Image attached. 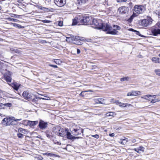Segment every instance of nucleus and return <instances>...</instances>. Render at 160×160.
I'll use <instances>...</instances> for the list:
<instances>
[{
	"label": "nucleus",
	"instance_id": "obj_31",
	"mask_svg": "<svg viewBox=\"0 0 160 160\" xmlns=\"http://www.w3.org/2000/svg\"><path fill=\"white\" fill-rule=\"evenodd\" d=\"M129 30L130 31H132V32H136V34L140 36H141V34L140 33V32H139V31H136V30H134L132 28H130L129 29Z\"/></svg>",
	"mask_w": 160,
	"mask_h": 160
},
{
	"label": "nucleus",
	"instance_id": "obj_5",
	"mask_svg": "<svg viewBox=\"0 0 160 160\" xmlns=\"http://www.w3.org/2000/svg\"><path fill=\"white\" fill-rule=\"evenodd\" d=\"M134 10L136 13L140 14L143 12L145 11L146 8L143 5H136L134 8Z\"/></svg>",
	"mask_w": 160,
	"mask_h": 160
},
{
	"label": "nucleus",
	"instance_id": "obj_56",
	"mask_svg": "<svg viewBox=\"0 0 160 160\" xmlns=\"http://www.w3.org/2000/svg\"><path fill=\"white\" fill-rule=\"evenodd\" d=\"M80 52V50L79 49H77V53L78 54H79Z\"/></svg>",
	"mask_w": 160,
	"mask_h": 160
},
{
	"label": "nucleus",
	"instance_id": "obj_12",
	"mask_svg": "<svg viewBox=\"0 0 160 160\" xmlns=\"http://www.w3.org/2000/svg\"><path fill=\"white\" fill-rule=\"evenodd\" d=\"M115 103L117 105H119L120 107H128L132 106L130 104L122 103L118 101H116Z\"/></svg>",
	"mask_w": 160,
	"mask_h": 160
},
{
	"label": "nucleus",
	"instance_id": "obj_54",
	"mask_svg": "<svg viewBox=\"0 0 160 160\" xmlns=\"http://www.w3.org/2000/svg\"><path fill=\"white\" fill-rule=\"evenodd\" d=\"M127 96H132V92L128 93H127Z\"/></svg>",
	"mask_w": 160,
	"mask_h": 160
},
{
	"label": "nucleus",
	"instance_id": "obj_46",
	"mask_svg": "<svg viewBox=\"0 0 160 160\" xmlns=\"http://www.w3.org/2000/svg\"><path fill=\"white\" fill-rule=\"evenodd\" d=\"M0 109H4V105L3 104L0 103Z\"/></svg>",
	"mask_w": 160,
	"mask_h": 160
},
{
	"label": "nucleus",
	"instance_id": "obj_49",
	"mask_svg": "<svg viewBox=\"0 0 160 160\" xmlns=\"http://www.w3.org/2000/svg\"><path fill=\"white\" fill-rule=\"evenodd\" d=\"M134 150L136 151V152H137L138 153H141V152L140 151L138 150V149L137 148H134Z\"/></svg>",
	"mask_w": 160,
	"mask_h": 160
},
{
	"label": "nucleus",
	"instance_id": "obj_61",
	"mask_svg": "<svg viewBox=\"0 0 160 160\" xmlns=\"http://www.w3.org/2000/svg\"><path fill=\"white\" fill-rule=\"evenodd\" d=\"M41 99H43V100H49L50 99V98H48V99L47 98V99H46V98H41Z\"/></svg>",
	"mask_w": 160,
	"mask_h": 160
},
{
	"label": "nucleus",
	"instance_id": "obj_34",
	"mask_svg": "<svg viewBox=\"0 0 160 160\" xmlns=\"http://www.w3.org/2000/svg\"><path fill=\"white\" fill-rule=\"evenodd\" d=\"M137 148L140 151H141L142 152L144 151L145 149V148L142 146H140L138 148Z\"/></svg>",
	"mask_w": 160,
	"mask_h": 160
},
{
	"label": "nucleus",
	"instance_id": "obj_42",
	"mask_svg": "<svg viewBox=\"0 0 160 160\" xmlns=\"http://www.w3.org/2000/svg\"><path fill=\"white\" fill-rule=\"evenodd\" d=\"M91 136L96 139H98L99 137V135L97 134H96L95 135H92Z\"/></svg>",
	"mask_w": 160,
	"mask_h": 160
},
{
	"label": "nucleus",
	"instance_id": "obj_24",
	"mask_svg": "<svg viewBox=\"0 0 160 160\" xmlns=\"http://www.w3.org/2000/svg\"><path fill=\"white\" fill-rule=\"evenodd\" d=\"M106 115L107 116L114 117L116 115V114L114 112H107Z\"/></svg>",
	"mask_w": 160,
	"mask_h": 160
},
{
	"label": "nucleus",
	"instance_id": "obj_55",
	"mask_svg": "<svg viewBox=\"0 0 160 160\" xmlns=\"http://www.w3.org/2000/svg\"><path fill=\"white\" fill-rule=\"evenodd\" d=\"M46 136H47V137H48V138H50V137L51 136V135H50V134H48V133H47L46 134Z\"/></svg>",
	"mask_w": 160,
	"mask_h": 160
},
{
	"label": "nucleus",
	"instance_id": "obj_33",
	"mask_svg": "<svg viewBox=\"0 0 160 160\" xmlns=\"http://www.w3.org/2000/svg\"><path fill=\"white\" fill-rule=\"evenodd\" d=\"M113 28H114V29H115V30L116 29L119 30L121 29L120 27L119 26L115 25H113Z\"/></svg>",
	"mask_w": 160,
	"mask_h": 160
},
{
	"label": "nucleus",
	"instance_id": "obj_27",
	"mask_svg": "<svg viewBox=\"0 0 160 160\" xmlns=\"http://www.w3.org/2000/svg\"><path fill=\"white\" fill-rule=\"evenodd\" d=\"M131 78L129 77H125L122 78H121L120 81L121 82H123L125 81H129Z\"/></svg>",
	"mask_w": 160,
	"mask_h": 160
},
{
	"label": "nucleus",
	"instance_id": "obj_48",
	"mask_svg": "<svg viewBox=\"0 0 160 160\" xmlns=\"http://www.w3.org/2000/svg\"><path fill=\"white\" fill-rule=\"evenodd\" d=\"M58 25L60 26H62L63 25V22L61 21L59 22Z\"/></svg>",
	"mask_w": 160,
	"mask_h": 160
},
{
	"label": "nucleus",
	"instance_id": "obj_17",
	"mask_svg": "<svg viewBox=\"0 0 160 160\" xmlns=\"http://www.w3.org/2000/svg\"><path fill=\"white\" fill-rule=\"evenodd\" d=\"M154 96H155V95H148L144 96L143 97H142V98L146 100L150 101L151 100L152 98H153Z\"/></svg>",
	"mask_w": 160,
	"mask_h": 160
},
{
	"label": "nucleus",
	"instance_id": "obj_9",
	"mask_svg": "<svg viewBox=\"0 0 160 160\" xmlns=\"http://www.w3.org/2000/svg\"><path fill=\"white\" fill-rule=\"evenodd\" d=\"M54 3L59 7H62L66 3L65 0H54Z\"/></svg>",
	"mask_w": 160,
	"mask_h": 160
},
{
	"label": "nucleus",
	"instance_id": "obj_59",
	"mask_svg": "<svg viewBox=\"0 0 160 160\" xmlns=\"http://www.w3.org/2000/svg\"><path fill=\"white\" fill-rule=\"evenodd\" d=\"M109 136L111 137H113L114 136V133H112L109 134Z\"/></svg>",
	"mask_w": 160,
	"mask_h": 160
},
{
	"label": "nucleus",
	"instance_id": "obj_11",
	"mask_svg": "<svg viewBox=\"0 0 160 160\" xmlns=\"http://www.w3.org/2000/svg\"><path fill=\"white\" fill-rule=\"evenodd\" d=\"M55 134L58 136L63 137L66 134V131H64L62 128H60L55 132Z\"/></svg>",
	"mask_w": 160,
	"mask_h": 160
},
{
	"label": "nucleus",
	"instance_id": "obj_26",
	"mask_svg": "<svg viewBox=\"0 0 160 160\" xmlns=\"http://www.w3.org/2000/svg\"><path fill=\"white\" fill-rule=\"evenodd\" d=\"M121 141L120 142L122 144H125L128 141V139L127 138H125L122 139H121Z\"/></svg>",
	"mask_w": 160,
	"mask_h": 160
},
{
	"label": "nucleus",
	"instance_id": "obj_19",
	"mask_svg": "<svg viewBox=\"0 0 160 160\" xmlns=\"http://www.w3.org/2000/svg\"><path fill=\"white\" fill-rule=\"evenodd\" d=\"M152 33L154 36H157L160 34V29H155L152 30Z\"/></svg>",
	"mask_w": 160,
	"mask_h": 160
},
{
	"label": "nucleus",
	"instance_id": "obj_25",
	"mask_svg": "<svg viewBox=\"0 0 160 160\" xmlns=\"http://www.w3.org/2000/svg\"><path fill=\"white\" fill-rule=\"evenodd\" d=\"M79 4H85L88 2V0H77Z\"/></svg>",
	"mask_w": 160,
	"mask_h": 160
},
{
	"label": "nucleus",
	"instance_id": "obj_50",
	"mask_svg": "<svg viewBox=\"0 0 160 160\" xmlns=\"http://www.w3.org/2000/svg\"><path fill=\"white\" fill-rule=\"evenodd\" d=\"M80 37L79 36L75 37V39L78 40H80Z\"/></svg>",
	"mask_w": 160,
	"mask_h": 160
},
{
	"label": "nucleus",
	"instance_id": "obj_21",
	"mask_svg": "<svg viewBox=\"0 0 160 160\" xmlns=\"http://www.w3.org/2000/svg\"><path fill=\"white\" fill-rule=\"evenodd\" d=\"M20 86V84L16 83L13 84L12 87L15 90H18Z\"/></svg>",
	"mask_w": 160,
	"mask_h": 160
},
{
	"label": "nucleus",
	"instance_id": "obj_51",
	"mask_svg": "<svg viewBox=\"0 0 160 160\" xmlns=\"http://www.w3.org/2000/svg\"><path fill=\"white\" fill-rule=\"evenodd\" d=\"M49 66H50L54 67V68H58L57 66L56 65H53L50 64V65H49Z\"/></svg>",
	"mask_w": 160,
	"mask_h": 160
},
{
	"label": "nucleus",
	"instance_id": "obj_16",
	"mask_svg": "<svg viewBox=\"0 0 160 160\" xmlns=\"http://www.w3.org/2000/svg\"><path fill=\"white\" fill-rule=\"evenodd\" d=\"M94 102L97 103H100L104 104L105 103L104 102V99L103 98H99L95 99Z\"/></svg>",
	"mask_w": 160,
	"mask_h": 160
},
{
	"label": "nucleus",
	"instance_id": "obj_35",
	"mask_svg": "<svg viewBox=\"0 0 160 160\" xmlns=\"http://www.w3.org/2000/svg\"><path fill=\"white\" fill-rule=\"evenodd\" d=\"M4 108H5V106L8 107H10L12 106V104L11 103H5V104H4Z\"/></svg>",
	"mask_w": 160,
	"mask_h": 160
},
{
	"label": "nucleus",
	"instance_id": "obj_38",
	"mask_svg": "<svg viewBox=\"0 0 160 160\" xmlns=\"http://www.w3.org/2000/svg\"><path fill=\"white\" fill-rule=\"evenodd\" d=\"M155 72L156 73V74L160 76V70L156 69L155 70Z\"/></svg>",
	"mask_w": 160,
	"mask_h": 160
},
{
	"label": "nucleus",
	"instance_id": "obj_28",
	"mask_svg": "<svg viewBox=\"0 0 160 160\" xmlns=\"http://www.w3.org/2000/svg\"><path fill=\"white\" fill-rule=\"evenodd\" d=\"M159 58H158L153 57L152 58V60L156 63H159Z\"/></svg>",
	"mask_w": 160,
	"mask_h": 160
},
{
	"label": "nucleus",
	"instance_id": "obj_30",
	"mask_svg": "<svg viewBox=\"0 0 160 160\" xmlns=\"http://www.w3.org/2000/svg\"><path fill=\"white\" fill-rule=\"evenodd\" d=\"M4 78L8 82H11V78L10 76L5 75L4 76Z\"/></svg>",
	"mask_w": 160,
	"mask_h": 160
},
{
	"label": "nucleus",
	"instance_id": "obj_57",
	"mask_svg": "<svg viewBox=\"0 0 160 160\" xmlns=\"http://www.w3.org/2000/svg\"><path fill=\"white\" fill-rule=\"evenodd\" d=\"M85 40V39L84 38H83V37H81L80 38V40H81V41H84Z\"/></svg>",
	"mask_w": 160,
	"mask_h": 160
},
{
	"label": "nucleus",
	"instance_id": "obj_7",
	"mask_svg": "<svg viewBox=\"0 0 160 160\" xmlns=\"http://www.w3.org/2000/svg\"><path fill=\"white\" fill-rule=\"evenodd\" d=\"M12 118H5L2 121V124L5 126H9L11 125Z\"/></svg>",
	"mask_w": 160,
	"mask_h": 160
},
{
	"label": "nucleus",
	"instance_id": "obj_39",
	"mask_svg": "<svg viewBox=\"0 0 160 160\" xmlns=\"http://www.w3.org/2000/svg\"><path fill=\"white\" fill-rule=\"evenodd\" d=\"M133 18V16L132 15L131 16H130V18L127 20V21L129 22H132Z\"/></svg>",
	"mask_w": 160,
	"mask_h": 160
},
{
	"label": "nucleus",
	"instance_id": "obj_13",
	"mask_svg": "<svg viewBox=\"0 0 160 160\" xmlns=\"http://www.w3.org/2000/svg\"><path fill=\"white\" fill-rule=\"evenodd\" d=\"M47 124L43 121L40 120L39 123V127L42 129H45L47 126Z\"/></svg>",
	"mask_w": 160,
	"mask_h": 160
},
{
	"label": "nucleus",
	"instance_id": "obj_18",
	"mask_svg": "<svg viewBox=\"0 0 160 160\" xmlns=\"http://www.w3.org/2000/svg\"><path fill=\"white\" fill-rule=\"evenodd\" d=\"M79 25L81 24L80 22H79L78 19L77 18L75 17L73 20L72 25Z\"/></svg>",
	"mask_w": 160,
	"mask_h": 160
},
{
	"label": "nucleus",
	"instance_id": "obj_4",
	"mask_svg": "<svg viewBox=\"0 0 160 160\" xmlns=\"http://www.w3.org/2000/svg\"><path fill=\"white\" fill-rule=\"evenodd\" d=\"M105 30H103V31H107V33L111 34H117L118 32L115 29H112L109 25L106 24L105 26Z\"/></svg>",
	"mask_w": 160,
	"mask_h": 160
},
{
	"label": "nucleus",
	"instance_id": "obj_40",
	"mask_svg": "<svg viewBox=\"0 0 160 160\" xmlns=\"http://www.w3.org/2000/svg\"><path fill=\"white\" fill-rule=\"evenodd\" d=\"M36 158L38 160H42L43 159V158L41 156H39L38 157H36Z\"/></svg>",
	"mask_w": 160,
	"mask_h": 160
},
{
	"label": "nucleus",
	"instance_id": "obj_43",
	"mask_svg": "<svg viewBox=\"0 0 160 160\" xmlns=\"http://www.w3.org/2000/svg\"><path fill=\"white\" fill-rule=\"evenodd\" d=\"M41 21L44 23H49L51 22V21L48 20H41Z\"/></svg>",
	"mask_w": 160,
	"mask_h": 160
},
{
	"label": "nucleus",
	"instance_id": "obj_37",
	"mask_svg": "<svg viewBox=\"0 0 160 160\" xmlns=\"http://www.w3.org/2000/svg\"><path fill=\"white\" fill-rule=\"evenodd\" d=\"M17 136L18 138H23L24 136L22 134L18 132V133L17 134Z\"/></svg>",
	"mask_w": 160,
	"mask_h": 160
},
{
	"label": "nucleus",
	"instance_id": "obj_23",
	"mask_svg": "<svg viewBox=\"0 0 160 160\" xmlns=\"http://www.w3.org/2000/svg\"><path fill=\"white\" fill-rule=\"evenodd\" d=\"M22 120L21 118L19 119H12L11 122V125H15L17 123V122L18 121H21Z\"/></svg>",
	"mask_w": 160,
	"mask_h": 160
},
{
	"label": "nucleus",
	"instance_id": "obj_15",
	"mask_svg": "<svg viewBox=\"0 0 160 160\" xmlns=\"http://www.w3.org/2000/svg\"><path fill=\"white\" fill-rule=\"evenodd\" d=\"M18 131L19 133L22 134L24 136V135L25 134H27L28 133V130L22 128L18 129Z\"/></svg>",
	"mask_w": 160,
	"mask_h": 160
},
{
	"label": "nucleus",
	"instance_id": "obj_29",
	"mask_svg": "<svg viewBox=\"0 0 160 160\" xmlns=\"http://www.w3.org/2000/svg\"><path fill=\"white\" fill-rule=\"evenodd\" d=\"M155 96H154L153 98H152L151 100V102L152 103H154L157 102L159 101H160V100L158 98L156 99L155 98Z\"/></svg>",
	"mask_w": 160,
	"mask_h": 160
},
{
	"label": "nucleus",
	"instance_id": "obj_44",
	"mask_svg": "<svg viewBox=\"0 0 160 160\" xmlns=\"http://www.w3.org/2000/svg\"><path fill=\"white\" fill-rule=\"evenodd\" d=\"M9 19L10 20L13 21L15 22H17L18 21V20L17 19H14L12 18H9Z\"/></svg>",
	"mask_w": 160,
	"mask_h": 160
},
{
	"label": "nucleus",
	"instance_id": "obj_32",
	"mask_svg": "<svg viewBox=\"0 0 160 160\" xmlns=\"http://www.w3.org/2000/svg\"><path fill=\"white\" fill-rule=\"evenodd\" d=\"M43 154L44 155H48L51 157L53 156H55V154L53 153H43Z\"/></svg>",
	"mask_w": 160,
	"mask_h": 160
},
{
	"label": "nucleus",
	"instance_id": "obj_36",
	"mask_svg": "<svg viewBox=\"0 0 160 160\" xmlns=\"http://www.w3.org/2000/svg\"><path fill=\"white\" fill-rule=\"evenodd\" d=\"M10 15H11V16L12 17H15L17 18H19L20 16L19 15H16V14H12V13L10 14Z\"/></svg>",
	"mask_w": 160,
	"mask_h": 160
},
{
	"label": "nucleus",
	"instance_id": "obj_10",
	"mask_svg": "<svg viewBox=\"0 0 160 160\" xmlns=\"http://www.w3.org/2000/svg\"><path fill=\"white\" fill-rule=\"evenodd\" d=\"M22 95L23 98L29 101L32 99V96L28 91H24Z\"/></svg>",
	"mask_w": 160,
	"mask_h": 160
},
{
	"label": "nucleus",
	"instance_id": "obj_63",
	"mask_svg": "<svg viewBox=\"0 0 160 160\" xmlns=\"http://www.w3.org/2000/svg\"><path fill=\"white\" fill-rule=\"evenodd\" d=\"M79 138V137H75V138L74 139H75V138Z\"/></svg>",
	"mask_w": 160,
	"mask_h": 160
},
{
	"label": "nucleus",
	"instance_id": "obj_53",
	"mask_svg": "<svg viewBox=\"0 0 160 160\" xmlns=\"http://www.w3.org/2000/svg\"><path fill=\"white\" fill-rule=\"evenodd\" d=\"M4 66H4V65H3L2 66V65H1V64H0V71H2V70H1V68H3V67H4Z\"/></svg>",
	"mask_w": 160,
	"mask_h": 160
},
{
	"label": "nucleus",
	"instance_id": "obj_41",
	"mask_svg": "<svg viewBox=\"0 0 160 160\" xmlns=\"http://www.w3.org/2000/svg\"><path fill=\"white\" fill-rule=\"evenodd\" d=\"M54 62L56 64H59L60 63V62H61V61L60 59H56L54 60Z\"/></svg>",
	"mask_w": 160,
	"mask_h": 160
},
{
	"label": "nucleus",
	"instance_id": "obj_6",
	"mask_svg": "<svg viewBox=\"0 0 160 160\" xmlns=\"http://www.w3.org/2000/svg\"><path fill=\"white\" fill-rule=\"evenodd\" d=\"M152 23V19L149 17L147 19H144L141 20V24L142 25L147 27L149 24H151Z\"/></svg>",
	"mask_w": 160,
	"mask_h": 160
},
{
	"label": "nucleus",
	"instance_id": "obj_8",
	"mask_svg": "<svg viewBox=\"0 0 160 160\" xmlns=\"http://www.w3.org/2000/svg\"><path fill=\"white\" fill-rule=\"evenodd\" d=\"M128 8L127 7L122 6L120 7L118 10V12L121 14H126L128 11Z\"/></svg>",
	"mask_w": 160,
	"mask_h": 160
},
{
	"label": "nucleus",
	"instance_id": "obj_14",
	"mask_svg": "<svg viewBox=\"0 0 160 160\" xmlns=\"http://www.w3.org/2000/svg\"><path fill=\"white\" fill-rule=\"evenodd\" d=\"M38 123V121H28L27 122V124L32 128H33V127L37 125Z\"/></svg>",
	"mask_w": 160,
	"mask_h": 160
},
{
	"label": "nucleus",
	"instance_id": "obj_62",
	"mask_svg": "<svg viewBox=\"0 0 160 160\" xmlns=\"http://www.w3.org/2000/svg\"><path fill=\"white\" fill-rule=\"evenodd\" d=\"M158 26L159 27H160V22H159L158 23Z\"/></svg>",
	"mask_w": 160,
	"mask_h": 160
},
{
	"label": "nucleus",
	"instance_id": "obj_52",
	"mask_svg": "<svg viewBox=\"0 0 160 160\" xmlns=\"http://www.w3.org/2000/svg\"><path fill=\"white\" fill-rule=\"evenodd\" d=\"M46 134H47V133L50 134V133H51V132L50 131H49V130H47L46 131Z\"/></svg>",
	"mask_w": 160,
	"mask_h": 160
},
{
	"label": "nucleus",
	"instance_id": "obj_3",
	"mask_svg": "<svg viewBox=\"0 0 160 160\" xmlns=\"http://www.w3.org/2000/svg\"><path fill=\"white\" fill-rule=\"evenodd\" d=\"M92 21L91 17L88 16L83 17L80 21V23L81 25L91 24Z\"/></svg>",
	"mask_w": 160,
	"mask_h": 160
},
{
	"label": "nucleus",
	"instance_id": "obj_2",
	"mask_svg": "<svg viewBox=\"0 0 160 160\" xmlns=\"http://www.w3.org/2000/svg\"><path fill=\"white\" fill-rule=\"evenodd\" d=\"M72 133L75 136H77L83 132L82 129L78 126L74 125L70 128Z\"/></svg>",
	"mask_w": 160,
	"mask_h": 160
},
{
	"label": "nucleus",
	"instance_id": "obj_60",
	"mask_svg": "<svg viewBox=\"0 0 160 160\" xmlns=\"http://www.w3.org/2000/svg\"><path fill=\"white\" fill-rule=\"evenodd\" d=\"M15 52L17 53H20V52L18 50H16Z\"/></svg>",
	"mask_w": 160,
	"mask_h": 160
},
{
	"label": "nucleus",
	"instance_id": "obj_45",
	"mask_svg": "<svg viewBox=\"0 0 160 160\" xmlns=\"http://www.w3.org/2000/svg\"><path fill=\"white\" fill-rule=\"evenodd\" d=\"M118 2H126L127 0H116Z\"/></svg>",
	"mask_w": 160,
	"mask_h": 160
},
{
	"label": "nucleus",
	"instance_id": "obj_58",
	"mask_svg": "<svg viewBox=\"0 0 160 160\" xmlns=\"http://www.w3.org/2000/svg\"><path fill=\"white\" fill-rule=\"evenodd\" d=\"M84 92H82L80 94V96H82V97H84V95L83 94V93Z\"/></svg>",
	"mask_w": 160,
	"mask_h": 160
},
{
	"label": "nucleus",
	"instance_id": "obj_47",
	"mask_svg": "<svg viewBox=\"0 0 160 160\" xmlns=\"http://www.w3.org/2000/svg\"><path fill=\"white\" fill-rule=\"evenodd\" d=\"M12 24H13V26L14 27H17L19 28H20V26H21L18 24L13 23H12Z\"/></svg>",
	"mask_w": 160,
	"mask_h": 160
},
{
	"label": "nucleus",
	"instance_id": "obj_22",
	"mask_svg": "<svg viewBox=\"0 0 160 160\" xmlns=\"http://www.w3.org/2000/svg\"><path fill=\"white\" fill-rule=\"evenodd\" d=\"M132 95L133 96H137L140 94L141 92L139 91H133L132 92Z\"/></svg>",
	"mask_w": 160,
	"mask_h": 160
},
{
	"label": "nucleus",
	"instance_id": "obj_1",
	"mask_svg": "<svg viewBox=\"0 0 160 160\" xmlns=\"http://www.w3.org/2000/svg\"><path fill=\"white\" fill-rule=\"evenodd\" d=\"M107 23H103L100 19H93L91 23L92 27L94 28L102 29L103 31L105 30V26Z\"/></svg>",
	"mask_w": 160,
	"mask_h": 160
},
{
	"label": "nucleus",
	"instance_id": "obj_64",
	"mask_svg": "<svg viewBox=\"0 0 160 160\" xmlns=\"http://www.w3.org/2000/svg\"><path fill=\"white\" fill-rule=\"evenodd\" d=\"M0 160H3V159L1 158H0Z\"/></svg>",
	"mask_w": 160,
	"mask_h": 160
},
{
	"label": "nucleus",
	"instance_id": "obj_20",
	"mask_svg": "<svg viewBox=\"0 0 160 160\" xmlns=\"http://www.w3.org/2000/svg\"><path fill=\"white\" fill-rule=\"evenodd\" d=\"M67 138L68 139L72 140L75 138V137L73 136L69 132H67Z\"/></svg>",
	"mask_w": 160,
	"mask_h": 160
}]
</instances>
